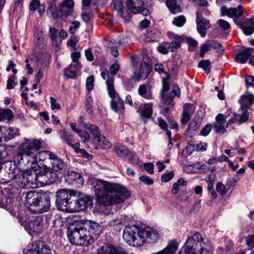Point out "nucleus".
I'll return each mask as SVG.
<instances>
[{
  "instance_id": "47",
  "label": "nucleus",
  "mask_w": 254,
  "mask_h": 254,
  "mask_svg": "<svg viewBox=\"0 0 254 254\" xmlns=\"http://www.w3.org/2000/svg\"><path fill=\"white\" fill-rule=\"evenodd\" d=\"M186 22V19L184 15H180L174 18L173 23L178 27H182Z\"/></svg>"
},
{
  "instance_id": "16",
  "label": "nucleus",
  "mask_w": 254,
  "mask_h": 254,
  "mask_svg": "<svg viewBox=\"0 0 254 254\" xmlns=\"http://www.w3.org/2000/svg\"><path fill=\"white\" fill-rule=\"evenodd\" d=\"M151 70V66L148 57H143L142 62L140 64L139 72L136 77L137 80L146 79Z\"/></svg>"
},
{
  "instance_id": "3",
  "label": "nucleus",
  "mask_w": 254,
  "mask_h": 254,
  "mask_svg": "<svg viewBox=\"0 0 254 254\" xmlns=\"http://www.w3.org/2000/svg\"><path fill=\"white\" fill-rule=\"evenodd\" d=\"M159 236V234L150 227L139 228L135 225L126 227L123 235L125 242L133 247L141 246L145 242L154 243Z\"/></svg>"
},
{
  "instance_id": "25",
  "label": "nucleus",
  "mask_w": 254,
  "mask_h": 254,
  "mask_svg": "<svg viewBox=\"0 0 254 254\" xmlns=\"http://www.w3.org/2000/svg\"><path fill=\"white\" fill-rule=\"evenodd\" d=\"M180 90L178 85H175L173 90L170 92V93L166 96L164 94V97L161 98V99L164 101V103L167 105H170L171 107H173L174 105V98L176 96H180Z\"/></svg>"
},
{
  "instance_id": "30",
  "label": "nucleus",
  "mask_w": 254,
  "mask_h": 254,
  "mask_svg": "<svg viewBox=\"0 0 254 254\" xmlns=\"http://www.w3.org/2000/svg\"><path fill=\"white\" fill-rule=\"evenodd\" d=\"M108 95L112 99H115L118 96V94L115 90L114 78H109L106 82Z\"/></svg>"
},
{
  "instance_id": "29",
  "label": "nucleus",
  "mask_w": 254,
  "mask_h": 254,
  "mask_svg": "<svg viewBox=\"0 0 254 254\" xmlns=\"http://www.w3.org/2000/svg\"><path fill=\"white\" fill-rule=\"evenodd\" d=\"M14 168L11 171L9 169V172L6 171V169L4 170H0V178L4 180L6 182H9L10 180H13L16 178V172L18 171L17 169L15 168V165H13Z\"/></svg>"
},
{
  "instance_id": "36",
  "label": "nucleus",
  "mask_w": 254,
  "mask_h": 254,
  "mask_svg": "<svg viewBox=\"0 0 254 254\" xmlns=\"http://www.w3.org/2000/svg\"><path fill=\"white\" fill-rule=\"evenodd\" d=\"M112 5L114 9L117 11L118 15L123 17L125 18L126 13L123 11V4L121 0H113Z\"/></svg>"
},
{
  "instance_id": "20",
  "label": "nucleus",
  "mask_w": 254,
  "mask_h": 254,
  "mask_svg": "<svg viewBox=\"0 0 254 254\" xmlns=\"http://www.w3.org/2000/svg\"><path fill=\"white\" fill-rule=\"evenodd\" d=\"M168 35L172 40L171 42L166 43V46L171 51H175L181 47V42L184 40L183 36H179L172 32H168Z\"/></svg>"
},
{
  "instance_id": "13",
  "label": "nucleus",
  "mask_w": 254,
  "mask_h": 254,
  "mask_svg": "<svg viewBox=\"0 0 254 254\" xmlns=\"http://www.w3.org/2000/svg\"><path fill=\"white\" fill-rule=\"evenodd\" d=\"M23 254H52L51 249L45 242H36L30 249L24 250Z\"/></svg>"
},
{
  "instance_id": "50",
  "label": "nucleus",
  "mask_w": 254,
  "mask_h": 254,
  "mask_svg": "<svg viewBox=\"0 0 254 254\" xmlns=\"http://www.w3.org/2000/svg\"><path fill=\"white\" fill-rule=\"evenodd\" d=\"M241 115L240 116V119L238 120L239 125L246 122L248 120L249 117L248 110H241Z\"/></svg>"
},
{
  "instance_id": "34",
  "label": "nucleus",
  "mask_w": 254,
  "mask_h": 254,
  "mask_svg": "<svg viewBox=\"0 0 254 254\" xmlns=\"http://www.w3.org/2000/svg\"><path fill=\"white\" fill-rule=\"evenodd\" d=\"M111 104L112 109L116 112H121L124 109L123 102L118 96L112 99Z\"/></svg>"
},
{
  "instance_id": "27",
  "label": "nucleus",
  "mask_w": 254,
  "mask_h": 254,
  "mask_svg": "<svg viewBox=\"0 0 254 254\" xmlns=\"http://www.w3.org/2000/svg\"><path fill=\"white\" fill-rule=\"evenodd\" d=\"M50 55L48 53L45 55L43 61L41 60H39L38 61V64L40 65V69L36 74V80L38 82H39L40 80L43 77V74L42 72V70H44L45 68H46L48 64L50 63Z\"/></svg>"
},
{
  "instance_id": "21",
  "label": "nucleus",
  "mask_w": 254,
  "mask_h": 254,
  "mask_svg": "<svg viewBox=\"0 0 254 254\" xmlns=\"http://www.w3.org/2000/svg\"><path fill=\"white\" fill-rule=\"evenodd\" d=\"M226 117H225L223 114H219L215 118V123L213 126V128L216 133L226 132Z\"/></svg>"
},
{
  "instance_id": "24",
  "label": "nucleus",
  "mask_w": 254,
  "mask_h": 254,
  "mask_svg": "<svg viewBox=\"0 0 254 254\" xmlns=\"http://www.w3.org/2000/svg\"><path fill=\"white\" fill-rule=\"evenodd\" d=\"M254 102V95L249 92L243 95L240 100L241 110H248Z\"/></svg>"
},
{
  "instance_id": "2",
  "label": "nucleus",
  "mask_w": 254,
  "mask_h": 254,
  "mask_svg": "<svg viewBox=\"0 0 254 254\" xmlns=\"http://www.w3.org/2000/svg\"><path fill=\"white\" fill-rule=\"evenodd\" d=\"M102 227L96 222L78 225L68 229L67 236L70 242L76 246H87L91 245L99 236Z\"/></svg>"
},
{
  "instance_id": "18",
  "label": "nucleus",
  "mask_w": 254,
  "mask_h": 254,
  "mask_svg": "<svg viewBox=\"0 0 254 254\" xmlns=\"http://www.w3.org/2000/svg\"><path fill=\"white\" fill-rule=\"evenodd\" d=\"M196 22L197 29L202 37H205L206 34V30L210 27L209 21L200 15L198 12H196Z\"/></svg>"
},
{
  "instance_id": "17",
  "label": "nucleus",
  "mask_w": 254,
  "mask_h": 254,
  "mask_svg": "<svg viewBox=\"0 0 254 254\" xmlns=\"http://www.w3.org/2000/svg\"><path fill=\"white\" fill-rule=\"evenodd\" d=\"M54 153L48 151V150H42L39 152L35 153L36 155V161L30 164L29 166H26V167L28 169H33L37 165L38 160L39 162H43L46 163V161H49L51 159V157L53 155Z\"/></svg>"
},
{
  "instance_id": "31",
  "label": "nucleus",
  "mask_w": 254,
  "mask_h": 254,
  "mask_svg": "<svg viewBox=\"0 0 254 254\" xmlns=\"http://www.w3.org/2000/svg\"><path fill=\"white\" fill-rule=\"evenodd\" d=\"M160 36V32L158 30L153 29L148 31L145 34L144 41L146 43L156 42L158 41Z\"/></svg>"
},
{
  "instance_id": "40",
  "label": "nucleus",
  "mask_w": 254,
  "mask_h": 254,
  "mask_svg": "<svg viewBox=\"0 0 254 254\" xmlns=\"http://www.w3.org/2000/svg\"><path fill=\"white\" fill-rule=\"evenodd\" d=\"M61 137L62 140L64 142L67 144L68 145H71V141L72 139V134L66 131L65 129L63 130L62 133H61Z\"/></svg>"
},
{
  "instance_id": "45",
  "label": "nucleus",
  "mask_w": 254,
  "mask_h": 254,
  "mask_svg": "<svg viewBox=\"0 0 254 254\" xmlns=\"http://www.w3.org/2000/svg\"><path fill=\"white\" fill-rule=\"evenodd\" d=\"M126 157L128 161L131 164H137L139 163V158L134 152H130L129 150V152L127 154V157Z\"/></svg>"
},
{
  "instance_id": "35",
  "label": "nucleus",
  "mask_w": 254,
  "mask_h": 254,
  "mask_svg": "<svg viewBox=\"0 0 254 254\" xmlns=\"http://www.w3.org/2000/svg\"><path fill=\"white\" fill-rule=\"evenodd\" d=\"M138 93L144 98L151 99L152 98V92L150 89L147 88L145 84L140 85L138 88Z\"/></svg>"
},
{
  "instance_id": "9",
  "label": "nucleus",
  "mask_w": 254,
  "mask_h": 254,
  "mask_svg": "<svg viewBox=\"0 0 254 254\" xmlns=\"http://www.w3.org/2000/svg\"><path fill=\"white\" fill-rule=\"evenodd\" d=\"M221 13L223 16L227 15L230 17H234V21L238 25L241 26V28L247 35H251L254 32V26L248 25V24L244 22L242 23L238 21L237 18L241 16L243 13V7L241 5H239L237 7L228 8L226 6H221Z\"/></svg>"
},
{
  "instance_id": "62",
  "label": "nucleus",
  "mask_w": 254,
  "mask_h": 254,
  "mask_svg": "<svg viewBox=\"0 0 254 254\" xmlns=\"http://www.w3.org/2000/svg\"><path fill=\"white\" fill-rule=\"evenodd\" d=\"M217 23L224 30H228L230 28V24L228 22L223 19H219Z\"/></svg>"
},
{
  "instance_id": "52",
  "label": "nucleus",
  "mask_w": 254,
  "mask_h": 254,
  "mask_svg": "<svg viewBox=\"0 0 254 254\" xmlns=\"http://www.w3.org/2000/svg\"><path fill=\"white\" fill-rule=\"evenodd\" d=\"M174 176V173L173 171H170L163 174L161 179L163 182H167L170 181Z\"/></svg>"
},
{
  "instance_id": "7",
  "label": "nucleus",
  "mask_w": 254,
  "mask_h": 254,
  "mask_svg": "<svg viewBox=\"0 0 254 254\" xmlns=\"http://www.w3.org/2000/svg\"><path fill=\"white\" fill-rule=\"evenodd\" d=\"M207 245L204 242L202 235L198 232L189 237L179 253L183 254H211L204 247Z\"/></svg>"
},
{
  "instance_id": "49",
  "label": "nucleus",
  "mask_w": 254,
  "mask_h": 254,
  "mask_svg": "<svg viewBox=\"0 0 254 254\" xmlns=\"http://www.w3.org/2000/svg\"><path fill=\"white\" fill-rule=\"evenodd\" d=\"M58 30L55 28L50 27L49 30V37L53 42H56L57 37Z\"/></svg>"
},
{
  "instance_id": "56",
  "label": "nucleus",
  "mask_w": 254,
  "mask_h": 254,
  "mask_svg": "<svg viewBox=\"0 0 254 254\" xmlns=\"http://www.w3.org/2000/svg\"><path fill=\"white\" fill-rule=\"evenodd\" d=\"M139 179L141 182L143 183L144 184L148 186L151 185L154 183V181L152 179L145 175H142L140 176L139 178Z\"/></svg>"
},
{
  "instance_id": "10",
  "label": "nucleus",
  "mask_w": 254,
  "mask_h": 254,
  "mask_svg": "<svg viewBox=\"0 0 254 254\" xmlns=\"http://www.w3.org/2000/svg\"><path fill=\"white\" fill-rule=\"evenodd\" d=\"M75 191L63 189L57 192L56 203L57 208L62 211L72 212L70 207L74 200Z\"/></svg>"
},
{
  "instance_id": "55",
  "label": "nucleus",
  "mask_w": 254,
  "mask_h": 254,
  "mask_svg": "<svg viewBox=\"0 0 254 254\" xmlns=\"http://www.w3.org/2000/svg\"><path fill=\"white\" fill-rule=\"evenodd\" d=\"M77 134L81 137L83 142H86L89 140L90 136L89 133L86 131H78Z\"/></svg>"
},
{
  "instance_id": "5",
  "label": "nucleus",
  "mask_w": 254,
  "mask_h": 254,
  "mask_svg": "<svg viewBox=\"0 0 254 254\" xmlns=\"http://www.w3.org/2000/svg\"><path fill=\"white\" fill-rule=\"evenodd\" d=\"M41 143L39 140L25 138L20 144L18 153L15 157L18 160V164L26 167L36 161V153L41 148Z\"/></svg>"
},
{
  "instance_id": "44",
  "label": "nucleus",
  "mask_w": 254,
  "mask_h": 254,
  "mask_svg": "<svg viewBox=\"0 0 254 254\" xmlns=\"http://www.w3.org/2000/svg\"><path fill=\"white\" fill-rule=\"evenodd\" d=\"M197 116L195 115L193 120L190 123L187 129L188 131L191 132L195 131L199 127V123L196 121Z\"/></svg>"
},
{
  "instance_id": "43",
  "label": "nucleus",
  "mask_w": 254,
  "mask_h": 254,
  "mask_svg": "<svg viewBox=\"0 0 254 254\" xmlns=\"http://www.w3.org/2000/svg\"><path fill=\"white\" fill-rule=\"evenodd\" d=\"M12 117L13 114L11 110L9 109L0 110V120L6 119L10 120Z\"/></svg>"
},
{
  "instance_id": "57",
  "label": "nucleus",
  "mask_w": 254,
  "mask_h": 254,
  "mask_svg": "<svg viewBox=\"0 0 254 254\" xmlns=\"http://www.w3.org/2000/svg\"><path fill=\"white\" fill-rule=\"evenodd\" d=\"M155 70L158 72L159 73H164L166 75L167 77L168 78L170 77L169 74L164 70L163 65L161 64H157L155 65Z\"/></svg>"
},
{
  "instance_id": "53",
  "label": "nucleus",
  "mask_w": 254,
  "mask_h": 254,
  "mask_svg": "<svg viewBox=\"0 0 254 254\" xmlns=\"http://www.w3.org/2000/svg\"><path fill=\"white\" fill-rule=\"evenodd\" d=\"M100 139V140H97V141L100 145L103 146L104 148H108L111 146V143L104 136L102 135Z\"/></svg>"
},
{
  "instance_id": "60",
  "label": "nucleus",
  "mask_w": 254,
  "mask_h": 254,
  "mask_svg": "<svg viewBox=\"0 0 254 254\" xmlns=\"http://www.w3.org/2000/svg\"><path fill=\"white\" fill-rule=\"evenodd\" d=\"M80 23L78 21H74L71 23L69 28V32L71 34H74L76 29L78 28Z\"/></svg>"
},
{
  "instance_id": "4",
  "label": "nucleus",
  "mask_w": 254,
  "mask_h": 254,
  "mask_svg": "<svg viewBox=\"0 0 254 254\" xmlns=\"http://www.w3.org/2000/svg\"><path fill=\"white\" fill-rule=\"evenodd\" d=\"M49 163L50 164L49 166L43 164L42 166H39L38 169L39 181L47 186L59 180L57 172L62 170L65 165L63 159L54 153L50 160Z\"/></svg>"
},
{
  "instance_id": "19",
  "label": "nucleus",
  "mask_w": 254,
  "mask_h": 254,
  "mask_svg": "<svg viewBox=\"0 0 254 254\" xmlns=\"http://www.w3.org/2000/svg\"><path fill=\"white\" fill-rule=\"evenodd\" d=\"M73 5V0H64L62 2L59 7V12L62 18H65L72 14Z\"/></svg>"
},
{
  "instance_id": "23",
  "label": "nucleus",
  "mask_w": 254,
  "mask_h": 254,
  "mask_svg": "<svg viewBox=\"0 0 254 254\" xmlns=\"http://www.w3.org/2000/svg\"><path fill=\"white\" fill-rule=\"evenodd\" d=\"M81 66V64H71L64 69V75L69 78H75L76 73Z\"/></svg>"
},
{
  "instance_id": "42",
  "label": "nucleus",
  "mask_w": 254,
  "mask_h": 254,
  "mask_svg": "<svg viewBox=\"0 0 254 254\" xmlns=\"http://www.w3.org/2000/svg\"><path fill=\"white\" fill-rule=\"evenodd\" d=\"M198 67L203 69L206 74L209 73L211 69V63L209 60H202L198 63Z\"/></svg>"
},
{
  "instance_id": "59",
  "label": "nucleus",
  "mask_w": 254,
  "mask_h": 254,
  "mask_svg": "<svg viewBox=\"0 0 254 254\" xmlns=\"http://www.w3.org/2000/svg\"><path fill=\"white\" fill-rule=\"evenodd\" d=\"M216 189L217 191L221 195H224L227 193L225 186L222 183H218L216 186Z\"/></svg>"
},
{
  "instance_id": "61",
  "label": "nucleus",
  "mask_w": 254,
  "mask_h": 254,
  "mask_svg": "<svg viewBox=\"0 0 254 254\" xmlns=\"http://www.w3.org/2000/svg\"><path fill=\"white\" fill-rule=\"evenodd\" d=\"M246 86L248 87H254V76L252 75L247 76L245 78Z\"/></svg>"
},
{
  "instance_id": "11",
  "label": "nucleus",
  "mask_w": 254,
  "mask_h": 254,
  "mask_svg": "<svg viewBox=\"0 0 254 254\" xmlns=\"http://www.w3.org/2000/svg\"><path fill=\"white\" fill-rule=\"evenodd\" d=\"M38 178V170L35 173H32L30 171H26L19 175L17 179L16 183L18 186L21 188H31L35 184H39L42 186H46L40 182Z\"/></svg>"
},
{
  "instance_id": "38",
  "label": "nucleus",
  "mask_w": 254,
  "mask_h": 254,
  "mask_svg": "<svg viewBox=\"0 0 254 254\" xmlns=\"http://www.w3.org/2000/svg\"><path fill=\"white\" fill-rule=\"evenodd\" d=\"M47 13H50L52 17L54 18H57L59 16V9L57 8L56 3H50L47 9Z\"/></svg>"
},
{
  "instance_id": "1",
  "label": "nucleus",
  "mask_w": 254,
  "mask_h": 254,
  "mask_svg": "<svg viewBox=\"0 0 254 254\" xmlns=\"http://www.w3.org/2000/svg\"><path fill=\"white\" fill-rule=\"evenodd\" d=\"M94 187L98 202L104 206L123 202L130 195V192L125 187L103 180L96 179Z\"/></svg>"
},
{
  "instance_id": "58",
  "label": "nucleus",
  "mask_w": 254,
  "mask_h": 254,
  "mask_svg": "<svg viewBox=\"0 0 254 254\" xmlns=\"http://www.w3.org/2000/svg\"><path fill=\"white\" fill-rule=\"evenodd\" d=\"M39 0H32L29 5V10L32 11H35L39 7Z\"/></svg>"
},
{
  "instance_id": "41",
  "label": "nucleus",
  "mask_w": 254,
  "mask_h": 254,
  "mask_svg": "<svg viewBox=\"0 0 254 254\" xmlns=\"http://www.w3.org/2000/svg\"><path fill=\"white\" fill-rule=\"evenodd\" d=\"M68 179L78 184H82L83 182V179L80 174L75 172H71L68 175Z\"/></svg>"
},
{
  "instance_id": "64",
  "label": "nucleus",
  "mask_w": 254,
  "mask_h": 254,
  "mask_svg": "<svg viewBox=\"0 0 254 254\" xmlns=\"http://www.w3.org/2000/svg\"><path fill=\"white\" fill-rule=\"evenodd\" d=\"M50 99L52 110H54L55 109H60L61 108V105L56 102V99L55 98L51 97Z\"/></svg>"
},
{
  "instance_id": "15",
  "label": "nucleus",
  "mask_w": 254,
  "mask_h": 254,
  "mask_svg": "<svg viewBox=\"0 0 254 254\" xmlns=\"http://www.w3.org/2000/svg\"><path fill=\"white\" fill-rule=\"evenodd\" d=\"M96 254H128V252L123 247H116L108 243L98 249Z\"/></svg>"
},
{
  "instance_id": "12",
  "label": "nucleus",
  "mask_w": 254,
  "mask_h": 254,
  "mask_svg": "<svg viewBox=\"0 0 254 254\" xmlns=\"http://www.w3.org/2000/svg\"><path fill=\"white\" fill-rule=\"evenodd\" d=\"M75 201H73V204L70 207L72 212L83 210L90 206L92 204V199L88 196L84 194L76 195L75 192Z\"/></svg>"
},
{
  "instance_id": "46",
  "label": "nucleus",
  "mask_w": 254,
  "mask_h": 254,
  "mask_svg": "<svg viewBox=\"0 0 254 254\" xmlns=\"http://www.w3.org/2000/svg\"><path fill=\"white\" fill-rule=\"evenodd\" d=\"M93 103V100L92 98V97L89 95L88 96L85 102V109L86 111L89 114H92L93 113V110H92V104Z\"/></svg>"
},
{
  "instance_id": "48",
  "label": "nucleus",
  "mask_w": 254,
  "mask_h": 254,
  "mask_svg": "<svg viewBox=\"0 0 254 254\" xmlns=\"http://www.w3.org/2000/svg\"><path fill=\"white\" fill-rule=\"evenodd\" d=\"M126 224V221L124 217L123 216H120L117 217L113 221L110 222V225L114 227L116 225H125Z\"/></svg>"
},
{
  "instance_id": "54",
  "label": "nucleus",
  "mask_w": 254,
  "mask_h": 254,
  "mask_svg": "<svg viewBox=\"0 0 254 254\" xmlns=\"http://www.w3.org/2000/svg\"><path fill=\"white\" fill-rule=\"evenodd\" d=\"M170 89V86L168 82L165 80L164 78L163 79V88L161 90L160 93V97L161 98H163L164 97V94H165L166 92L168 91Z\"/></svg>"
},
{
  "instance_id": "33",
  "label": "nucleus",
  "mask_w": 254,
  "mask_h": 254,
  "mask_svg": "<svg viewBox=\"0 0 254 254\" xmlns=\"http://www.w3.org/2000/svg\"><path fill=\"white\" fill-rule=\"evenodd\" d=\"M82 124L84 125V127L90 131L95 138L97 139V140L101 139L100 138L102 134L99 128L97 126L93 125H88L84 123Z\"/></svg>"
},
{
  "instance_id": "22",
  "label": "nucleus",
  "mask_w": 254,
  "mask_h": 254,
  "mask_svg": "<svg viewBox=\"0 0 254 254\" xmlns=\"http://www.w3.org/2000/svg\"><path fill=\"white\" fill-rule=\"evenodd\" d=\"M144 5V3L141 0H136L135 3H134L132 0H127L126 1L127 7L134 14L140 13Z\"/></svg>"
},
{
  "instance_id": "32",
  "label": "nucleus",
  "mask_w": 254,
  "mask_h": 254,
  "mask_svg": "<svg viewBox=\"0 0 254 254\" xmlns=\"http://www.w3.org/2000/svg\"><path fill=\"white\" fill-rule=\"evenodd\" d=\"M166 4L173 14H176L182 11L181 7L180 5L177 4L176 0H167Z\"/></svg>"
},
{
  "instance_id": "28",
  "label": "nucleus",
  "mask_w": 254,
  "mask_h": 254,
  "mask_svg": "<svg viewBox=\"0 0 254 254\" xmlns=\"http://www.w3.org/2000/svg\"><path fill=\"white\" fill-rule=\"evenodd\" d=\"M253 49L250 48L244 49L241 52L236 55L235 60L241 64L245 63L252 55Z\"/></svg>"
},
{
  "instance_id": "63",
  "label": "nucleus",
  "mask_w": 254,
  "mask_h": 254,
  "mask_svg": "<svg viewBox=\"0 0 254 254\" xmlns=\"http://www.w3.org/2000/svg\"><path fill=\"white\" fill-rule=\"evenodd\" d=\"M8 155V151L3 146H0V159L5 158Z\"/></svg>"
},
{
  "instance_id": "6",
  "label": "nucleus",
  "mask_w": 254,
  "mask_h": 254,
  "mask_svg": "<svg viewBox=\"0 0 254 254\" xmlns=\"http://www.w3.org/2000/svg\"><path fill=\"white\" fill-rule=\"evenodd\" d=\"M25 194L24 204L26 208L34 213H42L50 208V197L46 194L30 190Z\"/></svg>"
},
{
  "instance_id": "26",
  "label": "nucleus",
  "mask_w": 254,
  "mask_h": 254,
  "mask_svg": "<svg viewBox=\"0 0 254 254\" xmlns=\"http://www.w3.org/2000/svg\"><path fill=\"white\" fill-rule=\"evenodd\" d=\"M0 132L2 136L1 141H8L13 138L16 134L14 129L5 127H0Z\"/></svg>"
},
{
  "instance_id": "8",
  "label": "nucleus",
  "mask_w": 254,
  "mask_h": 254,
  "mask_svg": "<svg viewBox=\"0 0 254 254\" xmlns=\"http://www.w3.org/2000/svg\"><path fill=\"white\" fill-rule=\"evenodd\" d=\"M207 245L204 242L202 235L198 232L189 237L179 253L183 254H211L204 247Z\"/></svg>"
},
{
  "instance_id": "14",
  "label": "nucleus",
  "mask_w": 254,
  "mask_h": 254,
  "mask_svg": "<svg viewBox=\"0 0 254 254\" xmlns=\"http://www.w3.org/2000/svg\"><path fill=\"white\" fill-rule=\"evenodd\" d=\"M46 226L44 216L33 217L28 223V227L32 232L39 234Z\"/></svg>"
},
{
  "instance_id": "39",
  "label": "nucleus",
  "mask_w": 254,
  "mask_h": 254,
  "mask_svg": "<svg viewBox=\"0 0 254 254\" xmlns=\"http://www.w3.org/2000/svg\"><path fill=\"white\" fill-rule=\"evenodd\" d=\"M207 42L210 49L212 48L217 52H223L224 51L222 45L216 41L207 40Z\"/></svg>"
},
{
  "instance_id": "51",
  "label": "nucleus",
  "mask_w": 254,
  "mask_h": 254,
  "mask_svg": "<svg viewBox=\"0 0 254 254\" xmlns=\"http://www.w3.org/2000/svg\"><path fill=\"white\" fill-rule=\"evenodd\" d=\"M94 78L93 75H90L87 78L86 81V87L89 91L92 90L94 86Z\"/></svg>"
},
{
  "instance_id": "37",
  "label": "nucleus",
  "mask_w": 254,
  "mask_h": 254,
  "mask_svg": "<svg viewBox=\"0 0 254 254\" xmlns=\"http://www.w3.org/2000/svg\"><path fill=\"white\" fill-rule=\"evenodd\" d=\"M114 151L117 155L121 157H127L129 150L123 146L117 145L114 147Z\"/></svg>"
}]
</instances>
